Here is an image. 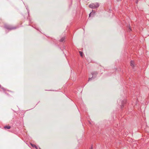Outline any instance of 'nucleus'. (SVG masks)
<instances>
[{"mask_svg":"<svg viewBox=\"0 0 149 149\" xmlns=\"http://www.w3.org/2000/svg\"><path fill=\"white\" fill-rule=\"evenodd\" d=\"M99 6V4L98 3H92L89 5V7L91 8H98Z\"/></svg>","mask_w":149,"mask_h":149,"instance_id":"f257e3e1","label":"nucleus"},{"mask_svg":"<svg viewBox=\"0 0 149 149\" xmlns=\"http://www.w3.org/2000/svg\"><path fill=\"white\" fill-rule=\"evenodd\" d=\"M5 28L9 30L10 31L15 29H16L17 27V26H13L11 25H6L5 26Z\"/></svg>","mask_w":149,"mask_h":149,"instance_id":"f03ea898","label":"nucleus"},{"mask_svg":"<svg viewBox=\"0 0 149 149\" xmlns=\"http://www.w3.org/2000/svg\"><path fill=\"white\" fill-rule=\"evenodd\" d=\"M95 12L93 11L90 13L89 15V17H93L95 15Z\"/></svg>","mask_w":149,"mask_h":149,"instance_id":"7ed1b4c3","label":"nucleus"},{"mask_svg":"<svg viewBox=\"0 0 149 149\" xmlns=\"http://www.w3.org/2000/svg\"><path fill=\"white\" fill-rule=\"evenodd\" d=\"M134 62L133 61H131L130 62V65L133 68H134L135 66H134Z\"/></svg>","mask_w":149,"mask_h":149,"instance_id":"20e7f679","label":"nucleus"},{"mask_svg":"<svg viewBox=\"0 0 149 149\" xmlns=\"http://www.w3.org/2000/svg\"><path fill=\"white\" fill-rule=\"evenodd\" d=\"M91 74L93 75V76H96L98 72L97 71H94L93 72H92L91 73Z\"/></svg>","mask_w":149,"mask_h":149,"instance_id":"39448f33","label":"nucleus"},{"mask_svg":"<svg viewBox=\"0 0 149 149\" xmlns=\"http://www.w3.org/2000/svg\"><path fill=\"white\" fill-rule=\"evenodd\" d=\"M4 128L5 129H10L11 127L9 125H6L4 127Z\"/></svg>","mask_w":149,"mask_h":149,"instance_id":"423d86ee","label":"nucleus"},{"mask_svg":"<svg viewBox=\"0 0 149 149\" xmlns=\"http://www.w3.org/2000/svg\"><path fill=\"white\" fill-rule=\"evenodd\" d=\"M30 144L31 146L32 147L35 148L36 149H38L37 147L35 145L31 143Z\"/></svg>","mask_w":149,"mask_h":149,"instance_id":"0eeeda50","label":"nucleus"},{"mask_svg":"<svg viewBox=\"0 0 149 149\" xmlns=\"http://www.w3.org/2000/svg\"><path fill=\"white\" fill-rule=\"evenodd\" d=\"M65 37H62L60 40V41L61 42H65Z\"/></svg>","mask_w":149,"mask_h":149,"instance_id":"6e6552de","label":"nucleus"},{"mask_svg":"<svg viewBox=\"0 0 149 149\" xmlns=\"http://www.w3.org/2000/svg\"><path fill=\"white\" fill-rule=\"evenodd\" d=\"M4 93L6 94H7L8 95H10L8 93L10 92H11L10 91H8L6 89V91L5 92V91H3Z\"/></svg>","mask_w":149,"mask_h":149,"instance_id":"1a4fd4ad","label":"nucleus"},{"mask_svg":"<svg viewBox=\"0 0 149 149\" xmlns=\"http://www.w3.org/2000/svg\"><path fill=\"white\" fill-rule=\"evenodd\" d=\"M79 53L80 56L81 57H83L84 56V54H83V52L81 51H79Z\"/></svg>","mask_w":149,"mask_h":149,"instance_id":"9d476101","label":"nucleus"},{"mask_svg":"<svg viewBox=\"0 0 149 149\" xmlns=\"http://www.w3.org/2000/svg\"><path fill=\"white\" fill-rule=\"evenodd\" d=\"M125 102H126V101L125 100H124L122 102V105L121 106V108H122V107H123L124 106H123V103H125Z\"/></svg>","mask_w":149,"mask_h":149,"instance_id":"9b49d317","label":"nucleus"},{"mask_svg":"<svg viewBox=\"0 0 149 149\" xmlns=\"http://www.w3.org/2000/svg\"><path fill=\"white\" fill-rule=\"evenodd\" d=\"M0 88L2 89L3 91H5V92H6V89L5 88H4L3 87H2L0 85Z\"/></svg>","mask_w":149,"mask_h":149,"instance_id":"f8f14e48","label":"nucleus"},{"mask_svg":"<svg viewBox=\"0 0 149 149\" xmlns=\"http://www.w3.org/2000/svg\"><path fill=\"white\" fill-rule=\"evenodd\" d=\"M128 27H129V28L128 29V31L130 32L132 31L131 28V27H130V25H129V26H128Z\"/></svg>","mask_w":149,"mask_h":149,"instance_id":"ddd939ff","label":"nucleus"},{"mask_svg":"<svg viewBox=\"0 0 149 149\" xmlns=\"http://www.w3.org/2000/svg\"><path fill=\"white\" fill-rule=\"evenodd\" d=\"M93 78V76L91 78H89L88 79V81L91 80Z\"/></svg>","mask_w":149,"mask_h":149,"instance_id":"4468645a","label":"nucleus"},{"mask_svg":"<svg viewBox=\"0 0 149 149\" xmlns=\"http://www.w3.org/2000/svg\"><path fill=\"white\" fill-rule=\"evenodd\" d=\"M117 1H119L120 0H117Z\"/></svg>","mask_w":149,"mask_h":149,"instance_id":"2eb2a0df","label":"nucleus"},{"mask_svg":"<svg viewBox=\"0 0 149 149\" xmlns=\"http://www.w3.org/2000/svg\"><path fill=\"white\" fill-rule=\"evenodd\" d=\"M39 149H41L40 148H39Z\"/></svg>","mask_w":149,"mask_h":149,"instance_id":"dca6fc26","label":"nucleus"}]
</instances>
